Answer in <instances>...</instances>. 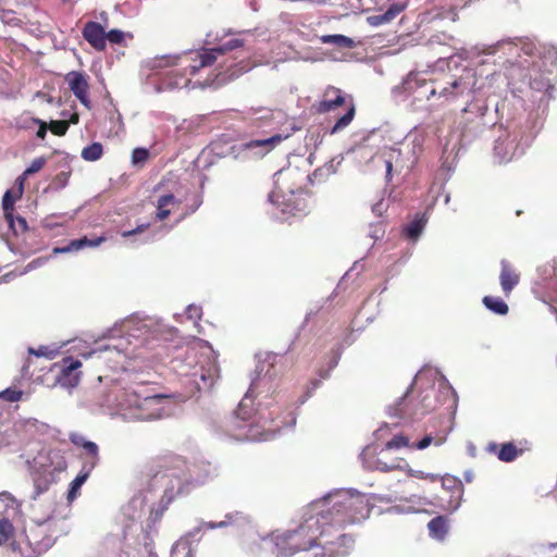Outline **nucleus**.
Masks as SVG:
<instances>
[{
  "label": "nucleus",
  "mask_w": 557,
  "mask_h": 557,
  "mask_svg": "<svg viewBox=\"0 0 557 557\" xmlns=\"http://www.w3.org/2000/svg\"><path fill=\"white\" fill-rule=\"evenodd\" d=\"M84 39L96 50L106 49V32L101 24L97 22H87L83 28Z\"/></svg>",
  "instance_id": "16"
},
{
  "label": "nucleus",
  "mask_w": 557,
  "mask_h": 557,
  "mask_svg": "<svg viewBox=\"0 0 557 557\" xmlns=\"http://www.w3.org/2000/svg\"><path fill=\"white\" fill-rule=\"evenodd\" d=\"M146 227H147V225H140V226L136 227L135 230L125 231V232L122 233V236L123 237H129V236H132L134 234L143 232Z\"/></svg>",
  "instance_id": "47"
},
{
  "label": "nucleus",
  "mask_w": 557,
  "mask_h": 557,
  "mask_svg": "<svg viewBox=\"0 0 557 557\" xmlns=\"http://www.w3.org/2000/svg\"><path fill=\"white\" fill-rule=\"evenodd\" d=\"M149 158V151L145 148H136L132 153L133 164H144Z\"/></svg>",
  "instance_id": "37"
},
{
  "label": "nucleus",
  "mask_w": 557,
  "mask_h": 557,
  "mask_svg": "<svg viewBox=\"0 0 557 557\" xmlns=\"http://www.w3.org/2000/svg\"><path fill=\"white\" fill-rule=\"evenodd\" d=\"M13 534V525L7 518L0 520V546L7 543Z\"/></svg>",
  "instance_id": "32"
},
{
  "label": "nucleus",
  "mask_w": 557,
  "mask_h": 557,
  "mask_svg": "<svg viewBox=\"0 0 557 557\" xmlns=\"http://www.w3.org/2000/svg\"><path fill=\"white\" fill-rule=\"evenodd\" d=\"M269 200L282 212V214L288 216L305 215L309 211L308 193L269 195Z\"/></svg>",
  "instance_id": "8"
},
{
  "label": "nucleus",
  "mask_w": 557,
  "mask_h": 557,
  "mask_svg": "<svg viewBox=\"0 0 557 557\" xmlns=\"http://www.w3.org/2000/svg\"><path fill=\"white\" fill-rule=\"evenodd\" d=\"M404 9V5L394 3L384 13L368 16L367 21L374 27L387 24L392 22Z\"/></svg>",
  "instance_id": "21"
},
{
  "label": "nucleus",
  "mask_w": 557,
  "mask_h": 557,
  "mask_svg": "<svg viewBox=\"0 0 557 557\" xmlns=\"http://www.w3.org/2000/svg\"><path fill=\"white\" fill-rule=\"evenodd\" d=\"M33 122L39 125L36 136L40 139H45L47 135V128L49 127L48 124L40 119H33Z\"/></svg>",
  "instance_id": "41"
},
{
  "label": "nucleus",
  "mask_w": 557,
  "mask_h": 557,
  "mask_svg": "<svg viewBox=\"0 0 557 557\" xmlns=\"http://www.w3.org/2000/svg\"><path fill=\"white\" fill-rule=\"evenodd\" d=\"M64 79L78 101L87 109H90L88 76L84 72L71 71L65 75Z\"/></svg>",
  "instance_id": "12"
},
{
  "label": "nucleus",
  "mask_w": 557,
  "mask_h": 557,
  "mask_svg": "<svg viewBox=\"0 0 557 557\" xmlns=\"http://www.w3.org/2000/svg\"><path fill=\"white\" fill-rule=\"evenodd\" d=\"M21 197L14 190H7L2 198V209L7 222H13L14 203Z\"/></svg>",
  "instance_id": "25"
},
{
  "label": "nucleus",
  "mask_w": 557,
  "mask_h": 557,
  "mask_svg": "<svg viewBox=\"0 0 557 557\" xmlns=\"http://www.w3.org/2000/svg\"><path fill=\"white\" fill-rule=\"evenodd\" d=\"M104 242H106L104 236H99L94 239H89L88 237L84 236L82 238L71 240L64 247H54L52 250V253L53 255L67 253V252H72V251H78V250L87 248V247H98L99 245H101Z\"/></svg>",
  "instance_id": "17"
},
{
  "label": "nucleus",
  "mask_w": 557,
  "mask_h": 557,
  "mask_svg": "<svg viewBox=\"0 0 557 557\" xmlns=\"http://www.w3.org/2000/svg\"><path fill=\"white\" fill-rule=\"evenodd\" d=\"M374 469L383 472L401 470L407 473L408 479L398 480L396 487L392 491L394 498L398 500L411 502L414 497L418 496L420 485L410 480L411 478L430 480L432 482L438 480V475L436 474L424 473L423 471L411 469L408 462H406L404 459H395L392 463H387L382 458H379L375 461Z\"/></svg>",
  "instance_id": "5"
},
{
  "label": "nucleus",
  "mask_w": 557,
  "mask_h": 557,
  "mask_svg": "<svg viewBox=\"0 0 557 557\" xmlns=\"http://www.w3.org/2000/svg\"><path fill=\"white\" fill-rule=\"evenodd\" d=\"M78 121H79L78 114L77 113H73L67 122H70V124H77Z\"/></svg>",
  "instance_id": "50"
},
{
  "label": "nucleus",
  "mask_w": 557,
  "mask_h": 557,
  "mask_svg": "<svg viewBox=\"0 0 557 557\" xmlns=\"http://www.w3.org/2000/svg\"><path fill=\"white\" fill-rule=\"evenodd\" d=\"M542 557H557V543L542 550Z\"/></svg>",
  "instance_id": "45"
},
{
  "label": "nucleus",
  "mask_w": 557,
  "mask_h": 557,
  "mask_svg": "<svg viewBox=\"0 0 557 557\" xmlns=\"http://www.w3.org/2000/svg\"><path fill=\"white\" fill-rule=\"evenodd\" d=\"M322 44H331L343 48H352L354 40L344 35H323L320 37Z\"/></svg>",
  "instance_id": "28"
},
{
  "label": "nucleus",
  "mask_w": 557,
  "mask_h": 557,
  "mask_svg": "<svg viewBox=\"0 0 557 557\" xmlns=\"http://www.w3.org/2000/svg\"><path fill=\"white\" fill-rule=\"evenodd\" d=\"M28 175H25V172H23L17 178H16V188L15 193L17 197H22L24 193V183Z\"/></svg>",
  "instance_id": "42"
},
{
  "label": "nucleus",
  "mask_w": 557,
  "mask_h": 557,
  "mask_svg": "<svg viewBox=\"0 0 557 557\" xmlns=\"http://www.w3.org/2000/svg\"><path fill=\"white\" fill-rule=\"evenodd\" d=\"M47 163V159L45 157L36 158L32 161L30 165L24 171L25 175H32L39 172Z\"/></svg>",
  "instance_id": "38"
},
{
  "label": "nucleus",
  "mask_w": 557,
  "mask_h": 557,
  "mask_svg": "<svg viewBox=\"0 0 557 557\" xmlns=\"http://www.w3.org/2000/svg\"><path fill=\"white\" fill-rule=\"evenodd\" d=\"M272 120V111L271 110H265V113L263 115H260V116H256V117H252V121L253 122H258V121H271Z\"/></svg>",
  "instance_id": "46"
},
{
  "label": "nucleus",
  "mask_w": 557,
  "mask_h": 557,
  "mask_svg": "<svg viewBox=\"0 0 557 557\" xmlns=\"http://www.w3.org/2000/svg\"><path fill=\"white\" fill-rule=\"evenodd\" d=\"M48 486H49V481L41 480V479L35 480V487H36L37 494H41V493L46 492L48 490Z\"/></svg>",
  "instance_id": "44"
},
{
  "label": "nucleus",
  "mask_w": 557,
  "mask_h": 557,
  "mask_svg": "<svg viewBox=\"0 0 557 557\" xmlns=\"http://www.w3.org/2000/svg\"><path fill=\"white\" fill-rule=\"evenodd\" d=\"M48 259H49L48 257H40V258L34 259L26 265V271H30L33 269L41 267L42 264H45L48 261Z\"/></svg>",
  "instance_id": "43"
},
{
  "label": "nucleus",
  "mask_w": 557,
  "mask_h": 557,
  "mask_svg": "<svg viewBox=\"0 0 557 557\" xmlns=\"http://www.w3.org/2000/svg\"><path fill=\"white\" fill-rule=\"evenodd\" d=\"M64 367L57 377V382L66 388H73L78 385L81 380V373L77 370L82 367L79 360L67 358L63 360Z\"/></svg>",
  "instance_id": "14"
},
{
  "label": "nucleus",
  "mask_w": 557,
  "mask_h": 557,
  "mask_svg": "<svg viewBox=\"0 0 557 557\" xmlns=\"http://www.w3.org/2000/svg\"><path fill=\"white\" fill-rule=\"evenodd\" d=\"M29 352H30V354H34V355H36V356H38V357H40V356H47L46 348H44V347H40L38 350H35V349L30 348V349H29Z\"/></svg>",
  "instance_id": "49"
},
{
  "label": "nucleus",
  "mask_w": 557,
  "mask_h": 557,
  "mask_svg": "<svg viewBox=\"0 0 557 557\" xmlns=\"http://www.w3.org/2000/svg\"><path fill=\"white\" fill-rule=\"evenodd\" d=\"M310 175L299 168H286L275 174V188L270 195L306 194L305 185Z\"/></svg>",
  "instance_id": "7"
},
{
  "label": "nucleus",
  "mask_w": 557,
  "mask_h": 557,
  "mask_svg": "<svg viewBox=\"0 0 557 557\" xmlns=\"http://www.w3.org/2000/svg\"><path fill=\"white\" fill-rule=\"evenodd\" d=\"M335 172H336V170H335L333 162L332 161L326 162L322 166L318 168L312 173V175H310V178L308 180V182H310L311 184L322 183V182L326 181L330 176L335 174Z\"/></svg>",
  "instance_id": "24"
},
{
  "label": "nucleus",
  "mask_w": 557,
  "mask_h": 557,
  "mask_svg": "<svg viewBox=\"0 0 557 557\" xmlns=\"http://www.w3.org/2000/svg\"><path fill=\"white\" fill-rule=\"evenodd\" d=\"M385 168H386V180L389 182L392 178V172H393V162L392 160L385 161Z\"/></svg>",
  "instance_id": "48"
},
{
  "label": "nucleus",
  "mask_w": 557,
  "mask_h": 557,
  "mask_svg": "<svg viewBox=\"0 0 557 557\" xmlns=\"http://www.w3.org/2000/svg\"><path fill=\"white\" fill-rule=\"evenodd\" d=\"M527 53H528V54H531V53H532V48L528 49V50H527Z\"/></svg>",
  "instance_id": "54"
},
{
  "label": "nucleus",
  "mask_w": 557,
  "mask_h": 557,
  "mask_svg": "<svg viewBox=\"0 0 557 557\" xmlns=\"http://www.w3.org/2000/svg\"><path fill=\"white\" fill-rule=\"evenodd\" d=\"M428 529L433 539L442 541L448 532V519L444 516H437L429 521Z\"/></svg>",
  "instance_id": "22"
},
{
  "label": "nucleus",
  "mask_w": 557,
  "mask_h": 557,
  "mask_svg": "<svg viewBox=\"0 0 557 557\" xmlns=\"http://www.w3.org/2000/svg\"><path fill=\"white\" fill-rule=\"evenodd\" d=\"M188 312H189V314H190L191 317H193L194 314H198V308H196V307H194V308H193V307H189V308H188Z\"/></svg>",
  "instance_id": "51"
},
{
  "label": "nucleus",
  "mask_w": 557,
  "mask_h": 557,
  "mask_svg": "<svg viewBox=\"0 0 557 557\" xmlns=\"http://www.w3.org/2000/svg\"><path fill=\"white\" fill-rule=\"evenodd\" d=\"M346 103V96L344 92L334 86H327L323 92V98L317 104L319 113H327L336 110Z\"/></svg>",
  "instance_id": "13"
},
{
  "label": "nucleus",
  "mask_w": 557,
  "mask_h": 557,
  "mask_svg": "<svg viewBox=\"0 0 557 557\" xmlns=\"http://www.w3.org/2000/svg\"><path fill=\"white\" fill-rule=\"evenodd\" d=\"M531 449V445L527 440L516 442H507L504 444L488 443L486 451L495 455L503 462H512L525 451Z\"/></svg>",
  "instance_id": "11"
},
{
  "label": "nucleus",
  "mask_w": 557,
  "mask_h": 557,
  "mask_svg": "<svg viewBox=\"0 0 557 557\" xmlns=\"http://www.w3.org/2000/svg\"><path fill=\"white\" fill-rule=\"evenodd\" d=\"M181 203L182 201L177 199L173 194L161 195L158 198L156 205V219L158 221L166 220L171 215L172 210L178 208Z\"/></svg>",
  "instance_id": "18"
},
{
  "label": "nucleus",
  "mask_w": 557,
  "mask_h": 557,
  "mask_svg": "<svg viewBox=\"0 0 557 557\" xmlns=\"http://www.w3.org/2000/svg\"><path fill=\"white\" fill-rule=\"evenodd\" d=\"M70 441L76 447H82L88 457V460L84 463V469L89 467L94 469L99 462V447L95 442L86 440L82 434L71 433Z\"/></svg>",
  "instance_id": "15"
},
{
  "label": "nucleus",
  "mask_w": 557,
  "mask_h": 557,
  "mask_svg": "<svg viewBox=\"0 0 557 557\" xmlns=\"http://www.w3.org/2000/svg\"><path fill=\"white\" fill-rule=\"evenodd\" d=\"M243 39L233 38L218 47L203 48L197 51L191 60V63L184 69V74H181L177 70L171 71L170 74L175 76L177 79H175L174 83H169L168 86L173 88L187 86L189 83V78L185 77V74L187 72L189 75L193 76L197 74L200 70L214 65L221 58L226 57L228 52L238 48H243Z\"/></svg>",
  "instance_id": "4"
},
{
  "label": "nucleus",
  "mask_w": 557,
  "mask_h": 557,
  "mask_svg": "<svg viewBox=\"0 0 557 557\" xmlns=\"http://www.w3.org/2000/svg\"><path fill=\"white\" fill-rule=\"evenodd\" d=\"M289 136L290 133L285 135L275 134L264 139H252L244 144V148L248 150L260 148L262 153L264 154L273 150L278 144H281L284 139H287Z\"/></svg>",
  "instance_id": "19"
},
{
  "label": "nucleus",
  "mask_w": 557,
  "mask_h": 557,
  "mask_svg": "<svg viewBox=\"0 0 557 557\" xmlns=\"http://www.w3.org/2000/svg\"><path fill=\"white\" fill-rule=\"evenodd\" d=\"M426 220L423 216L416 218L404 228V233L408 238L416 240L421 235Z\"/></svg>",
  "instance_id": "27"
},
{
  "label": "nucleus",
  "mask_w": 557,
  "mask_h": 557,
  "mask_svg": "<svg viewBox=\"0 0 557 557\" xmlns=\"http://www.w3.org/2000/svg\"><path fill=\"white\" fill-rule=\"evenodd\" d=\"M143 475L148 481V490L157 485L163 487L157 515L162 516L174 499L181 495L189 482L187 461L182 456L172 453L158 455L144 466Z\"/></svg>",
  "instance_id": "2"
},
{
  "label": "nucleus",
  "mask_w": 557,
  "mask_h": 557,
  "mask_svg": "<svg viewBox=\"0 0 557 557\" xmlns=\"http://www.w3.org/2000/svg\"><path fill=\"white\" fill-rule=\"evenodd\" d=\"M124 39L123 32L119 29H111L106 33V41H110L111 44H121Z\"/></svg>",
  "instance_id": "40"
},
{
  "label": "nucleus",
  "mask_w": 557,
  "mask_h": 557,
  "mask_svg": "<svg viewBox=\"0 0 557 557\" xmlns=\"http://www.w3.org/2000/svg\"><path fill=\"white\" fill-rule=\"evenodd\" d=\"M238 513H228L226 515V520H223V521H220V522H206L205 525L206 528L208 529H218V528H224V527H227L228 524H232L233 523V519L235 516H237Z\"/></svg>",
  "instance_id": "39"
},
{
  "label": "nucleus",
  "mask_w": 557,
  "mask_h": 557,
  "mask_svg": "<svg viewBox=\"0 0 557 557\" xmlns=\"http://www.w3.org/2000/svg\"><path fill=\"white\" fill-rule=\"evenodd\" d=\"M356 109L352 102H350L347 112L339 117L331 129V134H335L347 127L355 117Z\"/></svg>",
  "instance_id": "29"
},
{
  "label": "nucleus",
  "mask_w": 557,
  "mask_h": 557,
  "mask_svg": "<svg viewBox=\"0 0 557 557\" xmlns=\"http://www.w3.org/2000/svg\"><path fill=\"white\" fill-rule=\"evenodd\" d=\"M246 437H247V438H251V440H253V438H255V436H253V435H250V436H249V435H247Z\"/></svg>",
  "instance_id": "55"
},
{
  "label": "nucleus",
  "mask_w": 557,
  "mask_h": 557,
  "mask_svg": "<svg viewBox=\"0 0 557 557\" xmlns=\"http://www.w3.org/2000/svg\"><path fill=\"white\" fill-rule=\"evenodd\" d=\"M445 441L444 437H433L432 435H425L421 441H419L414 447L417 449H424L429 447L432 443H434L436 446H440Z\"/></svg>",
  "instance_id": "36"
},
{
  "label": "nucleus",
  "mask_w": 557,
  "mask_h": 557,
  "mask_svg": "<svg viewBox=\"0 0 557 557\" xmlns=\"http://www.w3.org/2000/svg\"><path fill=\"white\" fill-rule=\"evenodd\" d=\"M23 396V392L17 388L9 387L0 392V399H4L10 403L18 401Z\"/></svg>",
  "instance_id": "34"
},
{
  "label": "nucleus",
  "mask_w": 557,
  "mask_h": 557,
  "mask_svg": "<svg viewBox=\"0 0 557 557\" xmlns=\"http://www.w3.org/2000/svg\"><path fill=\"white\" fill-rule=\"evenodd\" d=\"M482 301L490 311L496 314L505 315L508 313V305L499 297L485 296Z\"/></svg>",
  "instance_id": "26"
},
{
  "label": "nucleus",
  "mask_w": 557,
  "mask_h": 557,
  "mask_svg": "<svg viewBox=\"0 0 557 557\" xmlns=\"http://www.w3.org/2000/svg\"><path fill=\"white\" fill-rule=\"evenodd\" d=\"M164 59L166 60V64H168V65H173V64H175V61H174V59H173V58H164Z\"/></svg>",
  "instance_id": "52"
},
{
  "label": "nucleus",
  "mask_w": 557,
  "mask_h": 557,
  "mask_svg": "<svg viewBox=\"0 0 557 557\" xmlns=\"http://www.w3.org/2000/svg\"><path fill=\"white\" fill-rule=\"evenodd\" d=\"M8 224L15 235L22 234L27 230V222L22 216L13 215V222H8Z\"/></svg>",
  "instance_id": "35"
},
{
  "label": "nucleus",
  "mask_w": 557,
  "mask_h": 557,
  "mask_svg": "<svg viewBox=\"0 0 557 557\" xmlns=\"http://www.w3.org/2000/svg\"><path fill=\"white\" fill-rule=\"evenodd\" d=\"M320 508L325 510L329 524L341 530L346 524L360 522L369 516L370 509L361 495H352L341 491L331 494L318 502Z\"/></svg>",
  "instance_id": "3"
},
{
  "label": "nucleus",
  "mask_w": 557,
  "mask_h": 557,
  "mask_svg": "<svg viewBox=\"0 0 557 557\" xmlns=\"http://www.w3.org/2000/svg\"><path fill=\"white\" fill-rule=\"evenodd\" d=\"M235 59H238V55H235V58L232 59L223 57V60L219 62L216 69L218 73L214 75L212 83L216 86L224 85L253 67L251 61L246 57L240 59L238 62H235Z\"/></svg>",
  "instance_id": "9"
},
{
  "label": "nucleus",
  "mask_w": 557,
  "mask_h": 557,
  "mask_svg": "<svg viewBox=\"0 0 557 557\" xmlns=\"http://www.w3.org/2000/svg\"><path fill=\"white\" fill-rule=\"evenodd\" d=\"M92 469L87 467L86 469H82V471L76 475V478L71 482L70 490L67 492V500L73 502L79 494V490L82 485L87 481Z\"/></svg>",
  "instance_id": "23"
},
{
  "label": "nucleus",
  "mask_w": 557,
  "mask_h": 557,
  "mask_svg": "<svg viewBox=\"0 0 557 557\" xmlns=\"http://www.w3.org/2000/svg\"><path fill=\"white\" fill-rule=\"evenodd\" d=\"M474 84L473 72L465 69L459 76L444 74L442 77L435 78L430 94L438 95L445 101H449L472 94Z\"/></svg>",
  "instance_id": "6"
},
{
  "label": "nucleus",
  "mask_w": 557,
  "mask_h": 557,
  "mask_svg": "<svg viewBox=\"0 0 557 557\" xmlns=\"http://www.w3.org/2000/svg\"><path fill=\"white\" fill-rule=\"evenodd\" d=\"M499 281L502 289L506 295H509L520 281L519 274L513 270L509 262L505 260L502 261Z\"/></svg>",
  "instance_id": "20"
},
{
  "label": "nucleus",
  "mask_w": 557,
  "mask_h": 557,
  "mask_svg": "<svg viewBox=\"0 0 557 557\" xmlns=\"http://www.w3.org/2000/svg\"><path fill=\"white\" fill-rule=\"evenodd\" d=\"M166 395L158 394L143 398L136 407V417L140 420H158L169 416Z\"/></svg>",
  "instance_id": "10"
},
{
  "label": "nucleus",
  "mask_w": 557,
  "mask_h": 557,
  "mask_svg": "<svg viewBox=\"0 0 557 557\" xmlns=\"http://www.w3.org/2000/svg\"><path fill=\"white\" fill-rule=\"evenodd\" d=\"M277 557H290L299 552L320 547L315 557H337L347 555L354 545V539L342 530L329 524L325 510L314 503L302 516L300 524L275 536Z\"/></svg>",
  "instance_id": "1"
},
{
  "label": "nucleus",
  "mask_w": 557,
  "mask_h": 557,
  "mask_svg": "<svg viewBox=\"0 0 557 557\" xmlns=\"http://www.w3.org/2000/svg\"><path fill=\"white\" fill-rule=\"evenodd\" d=\"M103 148L100 143H92L82 150V158L86 161H97L102 157Z\"/></svg>",
  "instance_id": "30"
},
{
  "label": "nucleus",
  "mask_w": 557,
  "mask_h": 557,
  "mask_svg": "<svg viewBox=\"0 0 557 557\" xmlns=\"http://www.w3.org/2000/svg\"><path fill=\"white\" fill-rule=\"evenodd\" d=\"M408 446H409L408 437H406L401 434L395 435V436H393V438H391L389 441H387L385 443V448L380 451L377 459L381 458V456L384 455V453L387 450L399 449V448L408 447Z\"/></svg>",
  "instance_id": "31"
},
{
  "label": "nucleus",
  "mask_w": 557,
  "mask_h": 557,
  "mask_svg": "<svg viewBox=\"0 0 557 557\" xmlns=\"http://www.w3.org/2000/svg\"><path fill=\"white\" fill-rule=\"evenodd\" d=\"M49 129L51 131V133L53 135H57V136H64L69 129V126H70V122L65 121V120H60V121H51L49 124Z\"/></svg>",
  "instance_id": "33"
},
{
  "label": "nucleus",
  "mask_w": 557,
  "mask_h": 557,
  "mask_svg": "<svg viewBox=\"0 0 557 557\" xmlns=\"http://www.w3.org/2000/svg\"><path fill=\"white\" fill-rule=\"evenodd\" d=\"M385 432V428H380L377 433H379V438H381L383 436V433Z\"/></svg>",
  "instance_id": "53"
}]
</instances>
